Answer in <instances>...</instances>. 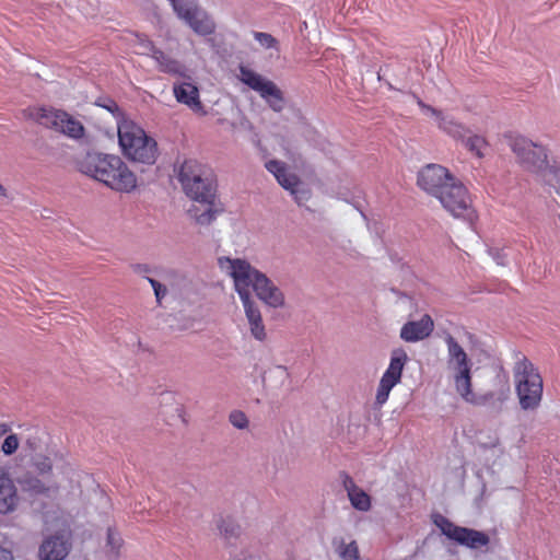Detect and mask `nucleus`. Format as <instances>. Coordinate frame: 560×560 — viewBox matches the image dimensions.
Listing matches in <instances>:
<instances>
[{
  "instance_id": "39448f33",
  "label": "nucleus",
  "mask_w": 560,
  "mask_h": 560,
  "mask_svg": "<svg viewBox=\"0 0 560 560\" xmlns=\"http://www.w3.org/2000/svg\"><path fill=\"white\" fill-rule=\"evenodd\" d=\"M178 180L186 196L194 201H208L217 197L212 171L196 160H187L182 164Z\"/></svg>"
},
{
  "instance_id": "473e14b6",
  "label": "nucleus",
  "mask_w": 560,
  "mask_h": 560,
  "mask_svg": "<svg viewBox=\"0 0 560 560\" xmlns=\"http://www.w3.org/2000/svg\"><path fill=\"white\" fill-rule=\"evenodd\" d=\"M147 280L149 281V283L151 284V287L154 291L156 303L159 305H161L163 300L165 299V296L168 293L166 285L162 284L160 281H158L153 278L148 277Z\"/></svg>"
},
{
  "instance_id": "f704fd0d",
  "label": "nucleus",
  "mask_w": 560,
  "mask_h": 560,
  "mask_svg": "<svg viewBox=\"0 0 560 560\" xmlns=\"http://www.w3.org/2000/svg\"><path fill=\"white\" fill-rule=\"evenodd\" d=\"M254 37L264 48H272L277 43L276 38L268 33L256 32Z\"/></svg>"
},
{
  "instance_id": "7c9ffc66",
  "label": "nucleus",
  "mask_w": 560,
  "mask_h": 560,
  "mask_svg": "<svg viewBox=\"0 0 560 560\" xmlns=\"http://www.w3.org/2000/svg\"><path fill=\"white\" fill-rule=\"evenodd\" d=\"M20 443V438L15 433H10L1 444V452L5 456H11L19 450Z\"/></svg>"
},
{
  "instance_id": "e433bc0d",
  "label": "nucleus",
  "mask_w": 560,
  "mask_h": 560,
  "mask_svg": "<svg viewBox=\"0 0 560 560\" xmlns=\"http://www.w3.org/2000/svg\"><path fill=\"white\" fill-rule=\"evenodd\" d=\"M24 447L30 452H35L39 448V439L35 434H28V436L24 440Z\"/></svg>"
},
{
  "instance_id": "f3484780",
  "label": "nucleus",
  "mask_w": 560,
  "mask_h": 560,
  "mask_svg": "<svg viewBox=\"0 0 560 560\" xmlns=\"http://www.w3.org/2000/svg\"><path fill=\"white\" fill-rule=\"evenodd\" d=\"M173 94L178 103L186 105L195 114L207 115V110L200 101L199 89L195 83L187 80L175 82Z\"/></svg>"
},
{
  "instance_id": "ea45409f",
  "label": "nucleus",
  "mask_w": 560,
  "mask_h": 560,
  "mask_svg": "<svg viewBox=\"0 0 560 560\" xmlns=\"http://www.w3.org/2000/svg\"><path fill=\"white\" fill-rule=\"evenodd\" d=\"M174 411H175L176 420H178L180 422H185V418H184L185 410L180 404H175Z\"/></svg>"
},
{
  "instance_id": "20e7f679",
  "label": "nucleus",
  "mask_w": 560,
  "mask_h": 560,
  "mask_svg": "<svg viewBox=\"0 0 560 560\" xmlns=\"http://www.w3.org/2000/svg\"><path fill=\"white\" fill-rule=\"evenodd\" d=\"M446 346V364L452 373V380L456 393L469 404H478V398L472 392L471 368L472 361L462 345L451 334L443 338Z\"/></svg>"
},
{
  "instance_id": "bb28decb",
  "label": "nucleus",
  "mask_w": 560,
  "mask_h": 560,
  "mask_svg": "<svg viewBox=\"0 0 560 560\" xmlns=\"http://www.w3.org/2000/svg\"><path fill=\"white\" fill-rule=\"evenodd\" d=\"M336 552L342 560H359L360 558L359 546L355 540L350 542L340 540L336 546Z\"/></svg>"
},
{
  "instance_id": "c85d7f7f",
  "label": "nucleus",
  "mask_w": 560,
  "mask_h": 560,
  "mask_svg": "<svg viewBox=\"0 0 560 560\" xmlns=\"http://www.w3.org/2000/svg\"><path fill=\"white\" fill-rule=\"evenodd\" d=\"M217 527H218L220 534L226 538L235 537L240 532V526L231 517H225V518L221 517L217 522Z\"/></svg>"
},
{
  "instance_id": "0eeeda50",
  "label": "nucleus",
  "mask_w": 560,
  "mask_h": 560,
  "mask_svg": "<svg viewBox=\"0 0 560 560\" xmlns=\"http://www.w3.org/2000/svg\"><path fill=\"white\" fill-rule=\"evenodd\" d=\"M218 267L223 275L232 280L234 291L241 301L253 299L252 293L265 276L243 258L221 256L218 258Z\"/></svg>"
},
{
  "instance_id": "7ed1b4c3",
  "label": "nucleus",
  "mask_w": 560,
  "mask_h": 560,
  "mask_svg": "<svg viewBox=\"0 0 560 560\" xmlns=\"http://www.w3.org/2000/svg\"><path fill=\"white\" fill-rule=\"evenodd\" d=\"M118 142L126 159L141 164L155 163L159 151L156 141L133 120L121 117L117 121Z\"/></svg>"
},
{
  "instance_id": "f03ea898",
  "label": "nucleus",
  "mask_w": 560,
  "mask_h": 560,
  "mask_svg": "<svg viewBox=\"0 0 560 560\" xmlns=\"http://www.w3.org/2000/svg\"><path fill=\"white\" fill-rule=\"evenodd\" d=\"M509 145L524 170L536 174L560 194V168L549 164L546 149L542 145L523 136L512 137Z\"/></svg>"
},
{
  "instance_id": "c756f323",
  "label": "nucleus",
  "mask_w": 560,
  "mask_h": 560,
  "mask_svg": "<svg viewBox=\"0 0 560 560\" xmlns=\"http://www.w3.org/2000/svg\"><path fill=\"white\" fill-rule=\"evenodd\" d=\"M133 47L138 49V54L149 55L156 50L154 44L144 35H136L133 40Z\"/></svg>"
},
{
  "instance_id": "9b49d317",
  "label": "nucleus",
  "mask_w": 560,
  "mask_h": 560,
  "mask_svg": "<svg viewBox=\"0 0 560 560\" xmlns=\"http://www.w3.org/2000/svg\"><path fill=\"white\" fill-rule=\"evenodd\" d=\"M433 523L440 528L443 535L457 544L469 549H478L489 544V536L480 530L457 526L441 514L433 516Z\"/></svg>"
},
{
  "instance_id": "423d86ee",
  "label": "nucleus",
  "mask_w": 560,
  "mask_h": 560,
  "mask_svg": "<svg viewBox=\"0 0 560 560\" xmlns=\"http://www.w3.org/2000/svg\"><path fill=\"white\" fill-rule=\"evenodd\" d=\"M515 392L520 406L523 410H536L542 399V378L534 364L523 358L518 360L513 369Z\"/></svg>"
},
{
  "instance_id": "6e6552de",
  "label": "nucleus",
  "mask_w": 560,
  "mask_h": 560,
  "mask_svg": "<svg viewBox=\"0 0 560 560\" xmlns=\"http://www.w3.org/2000/svg\"><path fill=\"white\" fill-rule=\"evenodd\" d=\"M25 115L39 124L69 139L80 141L85 136L83 124L68 112L55 107H31Z\"/></svg>"
},
{
  "instance_id": "58836bf2",
  "label": "nucleus",
  "mask_w": 560,
  "mask_h": 560,
  "mask_svg": "<svg viewBox=\"0 0 560 560\" xmlns=\"http://www.w3.org/2000/svg\"><path fill=\"white\" fill-rule=\"evenodd\" d=\"M104 108H106L108 112H110L113 115L117 117V121L121 119V117H125L118 107V105L114 101H108L106 104L102 105Z\"/></svg>"
},
{
  "instance_id": "aec40b11",
  "label": "nucleus",
  "mask_w": 560,
  "mask_h": 560,
  "mask_svg": "<svg viewBox=\"0 0 560 560\" xmlns=\"http://www.w3.org/2000/svg\"><path fill=\"white\" fill-rule=\"evenodd\" d=\"M434 329V322L428 314L418 320H409L400 328L399 337L406 342H418L428 338Z\"/></svg>"
},
{
  "instance_id": "a878e982",
  "label": "nucleus",
  "mask_w": 560,
  "mask_h": 560,
  "mask_svg": "<svg viewBox=\"0 0 560 560\" xmlns=\"http://www.w3.org/2000/svg\"><path fill=\"white\" fill-rule=\"evenodd\" d=\"M23 490L34 494H47L50 491H55L58 487L56 483L46 486L40 479L36 477H27L22 481Z\"/></svg>"
},
{
  "instance_id": "4468645a",
  "label": "nucleus",
  "mask_w": 560,
  "mask_h": 560,
  "mask_svg": "<svg viewBox=\"0 0 560 560\" xmlns=\"http://www.w3.org/2000/svg\"><path fill=\"white\" fill-rule=\"evenodd\" d=\"M176 15L183 20L197 35L208 36L215 32V22L212 16L199 8L195 0L185 5H177Z\"/></svg>"
},
{
  "instance_id": "37998d69",
  "label": "nucleus",
  "mask_w": 560,
  "mask_h": 560,
  "mask_svg": "<svg viewBox=\"0 0 560 560\" xmlns=\"http://www.w3.org/2000/svg\"><path fill=\"white\" fill-rule=\"evenodd\" d=\"M0 560H13L12 553L0 547Z\"/></svg>"
},
{
  "instance_id": "72a5a7b5",
  "label": "nucleus",
  "mask_w": 560,
  "mask_h": 560,
  "mask_svg": "<svg viewBox=\"0 0 560 560\" xmlns=\"http://www.w3.org/2000/svg\"><path fill=\"white\" fill-rule=\"evenodd\" d=\"M229 420L231 424L236 429H246L248 425V419L243 411L234 410L230 413Z\"/></svg>"
},
{
  "instance_id": "49530a36",
  "label": "nucleus",
  "mask_w": 560,
  "mask_h": 560,
  "mask_svg": "<svg viewBox=\"0 0 560 560\" xmlns=\"http://www.w3.org/2000/svg\"><path fill=\"white\" fill-rule=\"evenodd\" d=\"M172 3L173 10L176 12L177 5H185L189 0H168Z\"/></svg>"
},
{
  "instance_id": "1a4fd4ad",
  "label": "nucleus",
  "mask_w": 560,
  "mask_h": 560,
  "mask_svg": "<svg viewBox=\"0 0 560 560\" xmlns=\"http://www.w3.org/2000/svg\"><path fill=\"white\" fill-rule=\"evenodd\" d=\"M238 71V80L257 92L272 110L280 113L284 108L283 94L276 83L244 65L240 66Z\"/></svg>"
},
{
  "instance_id": "a19ab883",
  "label": "nucleus",
  "mask_w": 560,
  "mask_h": 560,
  "mask_svg": "<svg viewBox=\"0 0 560 560\" xmlns=\"http://www.w3.org/2000/svg\"><path fill=\"white\" fill-rule=\"evenodd\" d=\"M272 372L275 374H277V376L281 377V378H288L289 377V372L287 370V368L282 366V365H277Z\"/></svg>"
},
{
  "instance_id": "2f4dec72",
  "label": "nucleus",
  "mask_w": 560,
  "mask_h": 560,
  "mask_svg": "<svg viewBox=\"0 0 560 560\" xmlns=\"http://www.w3.org/2000/svg\"><path fill=\"white\" fill-rule=\"evenodd\" d=\"M121 546H122V539H121L120 535L117 532H115L114 529L108 528V530H107V547L109 548V552L113 556L118 557Z\"/></svg>"
},
{
  "instance_id": "09e8293b",
  "label": "nucleus",
  "mask_w": 560,
  "mask_h": 560,
  "mask_svg": "<svg viewBox=\"0 0 560 560\" xmlns=\"http://www.w3.org/2000/svg\"><path fill=\"white\" fill-rule=\"evenodd\" d=\"M7 197V190L5 188L0 184V198Z\"/></svg>"
},
{
  "instance_id": "79ce46f5",
  "label": "nucleus",
  "mask_w": 560,
  "mask_h": 560,
  "mask_svg": "<svg viewBox=\"0 0 560 560\" xmlns=\"http://www.w3.org/2000/svg\"><path fill=\"white\" fill-rule=\"evenodd\" d=\"M11 430L12 429H11V425L9 423L0 422V435H5L7 436L8 434L12 433Z\"/></svg>"
},
{
  "instance_id": "f257e3e1",
  "label": "nucleus",
  "mask_w": 560,
  "mask_h": 560,
  "mask_svg": "<svg viewBox=\"0 0 560 560\" xmlns=\"http://www.w3.org/2000/svg\"><path fill=\"white\" fill-rule=\"evenodd\" d=\"M79 171L113 190L131 192L137 188V177L117 155L89 152L78 162Z\"/></svg>"
},
{
  "instance_id": "4be33fe9",
  "label": "nucleus",
  "mask_w": 560,
  "mask_h": 560,
  "mask_svg": "<svg viewBox=\"0 0 560 560\" xmlns=\"http://www.w3.org/2000/svg\"><path fill=\"white\" fill-rule=\"evenodd\" d=\"M18 504V489L9 474L0 467V514L13 512Z\"/></svg>"
},
{
  "instance_id": "393cba45",
  "label": "nucleus",
  "mask_w": 560,
  "mask_h": 560,
  "mask_svg": "<svg viewBox=\"0 0 560 560\" xmlns=\"http://www.w3.org/2000/svg\"><path fill=\"white\" fill-rule=\"evenodd\" d=\"M151 57L155 61L160 71L173 75L185 77V67L178 60L166 55L161 49L156 48V50H153Z\"/></svg>"
},
{
  "instance_id": "a211bd4d",
  "label": "nucleus",
  "mask_w": 560,
  "mask_h": 560,
  "mask_svg": "<svg viewBox=\"0 0 560 560\" xmlns=\"http://www.w3.org/2000/svg\"><path fill=\"white\" fill-rule=\"evenodd\" d=\"M197 203L188 209V215L196 224L208 226L223 213L224 207L217 197L208 201H196Z\"/></svg>"
},
{
  "instance_id": "a18cd8bd",
  "label": "nucleus",
  "mask_w": 560,
  "mask_h": 560,
  "mask_svg": "<svg viewBox=\"0 0 560 560\" xmlns=\"http://www.w3.org/2000/svg\"><path fill=\"white\" fill-rule=\"evenodd\" d=\"M162 402H171L174 401L175 397L172 393H164L161 396Z\"/></svg>"
},
{
  "instance_id": "2eb2a0df",
  "label": "nucleus",
  "mask_w": 560,
  "mask_h": 560,
  "mask_svg": "<svg viewBox=\"0 0 560 560\" xmlns=\"http://www.w3.org/2000/svg\"><path fill=\"white\" fill-rule=\"evenodd\" d=\"M415 98L422 114L430 117L442 132L456 140H463L466 137V127L456 120L451 114L423 103L419 97L415 96Z\"/></svg>"
},
{
  "instance_id": "f8f14e48",
  "label": "nucleus",
  "mask_w": 560,
  "mask_h": 560,
  "mask_svg": "<svg viewBox=\"0 0 560 560\" xmlns=\"http://www.w3.org/2000/svg\"><path fill=\"white\" fill-rule=\"evenodd\" d=\"M407 361L408 355L404 349L399 348L393 350L389 364L385 372L383 373L378 383L375 396V401L377 405H384L388 400L390 390L398 383H400L402 371Z\"/></svg>"
},
{
  "instance_id": "c9c22d12",
  "label": "nucleus",
  "mask_w": 560,
  "mask_h": 560,
  "mask_svg": "<svg viewBox=\"0 0 560 560\" xmlns=\"http://www.w3.org/2000/svg\"><path fill=\"white\" fill-rule=\"evenodd\" d=\"M34 466L40 475H47L52 470V465L48 457H38L34 462Z\"/></svg>"
},
{
  "instance_id": "dca6fc26",
  "label": "nucleus",
  "mask_w": 560,
  "mask_h": 560,
  "mask_svg": "<svg viewBox=\"0 0 560 560\" xmlns=\"http://www.w3.org/2000/svg\"><path fill=\"white\" fill-rule=\"evenodd\" d=\"M268 172H270L279 183L281 187L290 191L298 203H302L308 199V192L301 188V182L299 177L289 172L288 166L284 162L279 160H270L265 164Z\"/></svg>"
},
{
  "instance_id": "412c9836",
  "label": "nucleus",
  "mask_w": 560,
  "mask_h": 560,
  "mask_svg": "<svg viewBox=\"0 0 560 560\" xmlns=\"http://www.w3.org/2000/svg\"><path fill=\"white\" fill-rule=\"evenodd\" d=\"M254 292L264 304L271 308H281L285 305L283 292L266 275L259 281Z\"/></svg>"
},
{
  "instance_id": "5701e85b",
  "label": "nucleus",
  "mask_w": 560,
  "mask_h": 560,
  "mask_svg": "<svg viewBox=\"0 0 560 560\" xmlns=\"http://www.w3.org/2000/svg\"><path fill=\"white\" fill-rule=\"evenodd\" d=\"M341 481L352 508L360 512L370 511L371 497L348 474L341 475Z\"/></svg>"
},
{
  "instance_id": "de8ad7c7",
  "label": "nucleus",
  "mask_w": 560,
  "mask_h": 560,
  "mask_svg": "<svg viewBox=\"0 0 560 560\" xmlns=\"http://www.w3.org/2000/svg\"><path fill=\"white\" fill-rule=\"evenodd\" d=\"M492 447L493 448H499V452L502 453V448L500 447V442L499 440H495L493 443H492Z\"/></svg>"
},
{
  "instance_id": "c03bdc74",
  "label": "nucleus",
  "mask_w": 560,
  "mask_h": 560,
  "mask_svg": "<svg viewBox=\"0 0 560 560\" xmlns=\"http://www.w3.org/2000/svg\"><path fill=\"white\" fill-rule=\"evenodd\" d=\"M281 147H282V150H283V153L284 155L288 158V159H293L294 158V152L291 151L284 142L281 143Z\"/></svg>"
},
{
  "instance_id": "6ab92c4d",
  "label": "nucleus",
  "mask_w": 560,
  "mask_h": 560,
  "mask_svg": "<svg viewBox=\"0 0 560 560\" xmlns=\"http://www.w3.org/2000/svg\"><path fill=\"white\" fill-rule=\"evenodd\" d=\"M70 548V540L65 534L48 536L39 547V560H63Z\"/></svg>"
},
{
  "instance_id": "9d476101",
  "label": "nucleus",
  "mask_w": 560,
  "mask_h": 560,
  "mask_svg": "<svg viewBox=\"0 0 560 560\" xmlns=\"http://www.w3.org/2000/svg\"><path fill=\"white\" fill-rule=\"evenodd\" d=\"M442 207L454 218H460L469 223L476 219L471 198L466 187L457 179L436 198Z\"/></svg>"
},
{
  "instance_id": "b1692460",
  "label": "nucleus",
  "mask_w": 560,
  "mask_h": 560,
  "mask_svg": "<svg viewBox=\"0 0 560 560\" xmlns=\"http://www.w3.org/2000/svg\"><path fill=\"white\" fill-rule=\"evenodd\" d=\"M241 302L248 323L250 335L256 340L264 341L267 337V332L257 303L254 299L244 300Z\"/></svg>"
},
{
  "instance_id": "ddd939ff",
  "label": "nucleus",
  "mask_w": 560,
  "mask_h": 560,
  "mask_svg": "<svg viewBox=\"0 0 560 560\" xmlns=\"http://www.w3.org/2000/svg\"><path fill=\"white\" fill-rule=\"evenodd\" d=\"M456 180L447 168L439 164H428L418 174L419 187L435 198Z\"/></svg>"
},
{
  "instance_id": "cd10ccee",
  "label": "nucleus",
  "mask_w": 560,
  "mask_h": 560,
  "mask_svg": "<svg viewBox=\"0 0 560 560\" xmlns=\"http://www.w3.org/2000/svg\"><path fill=\"white\" fill-rule=\"evenodd\" d=\"M465 145L470 152L476 154L478 158H482L485 155V150L488 147V142L483 137L474 135L466 139Z\"/></svg>"
},
{
  "instance_id": "4c0bfd02",
  "label": "nucleus",
  "mask_w": 560,
  "mask_h": 560,
  "mask_svg": "<svg viewBox=\"0 0 560 560\" xmlns=\"http://www.w3.org/2000/svg\"><path fill=\"white\" fill-rule=\"evenodd\" d=\"M489 255L499 266H504L506 264V255L502 250L491 248L489 249Z\"/></svg>"
},
{
  "instance_id": "8fccbe9b",
  "label": "nucleus",
  "mask_w": 560,
  "mask_h": 560,
  "mask_svg": "<svg viewBox=\"0 0 560 560\" xmlns=\"http://www.w3.org/2000/svg\"><path fill=\"white\" fill-rule=\"evenodd\" d=\"M184 78H186V74H185V77H184ZM187 79H190V75H187Z\"/></svg>"
}]
</instances>
